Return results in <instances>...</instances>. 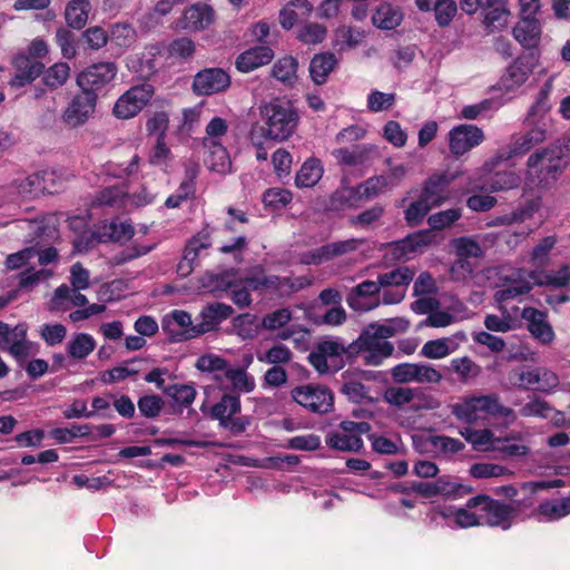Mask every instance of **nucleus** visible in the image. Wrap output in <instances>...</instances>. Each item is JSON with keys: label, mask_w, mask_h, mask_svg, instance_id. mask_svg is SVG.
Segmentation results:
<instances>
[{"label": "nucleus", "mask_w": 570, "mask_h": 570, "mask_svg": "<svg viewBox=\"0 0 570 570\" xmlns=\"http://www.w3.org/2000/svg\"><path fill=\"white\" fill-rule=\"evenodd\" d=\"M264 136L283 141L288 139L298 125V114L289 100L275 98L261 107Z\"/></svg>", "instance_id": "nucleus-1"}, {"label": "nucleus", "mask_w": 570, "mask_h": 570, "mask_svg": "<svg viewBox=\"0 0 570 570\" xmlns=\"http://www.w3.org/2000/svg\"><path fill=\"white\" fill-rule=\"evenodd\" d=\"M570 158V139H557L547 148L533 153L528 158V167L535 169L540 177V183L549 185L557 180L558 176L568 166Z\"/></svg>", "instance_id": "nucleus-2"}, {"label": "nucleus", "mask_w": 570, "mask_h": 570, "mask_svg": "<svg viewBox=\"0 0 570 570\" xmlns=\"http://www.w3.org/2000/svg\"><path fill=\"white\" fill-rule=\"evenodd\" d=\"M452 414L463 423L474 424L487 414L509 417L513 415V410L503 406L497 394H488L466 397L463 402L452 405Z\"/></svg>", "instance_id": "nucleus-3"}, {"label": "nucleus", "mask_w": 570, "mask_h": 570, "mask_svg": "<svg viewBox=\"0 0 570 570\" xmlns=\"http://www.w3.org/2000/svg\"><path fill=\"white\" fill-rule=\"evenodd\" d=\"M468 509H478L482 524L491 528H501L507 531L511 528L515 514L513 505L493 499L488 494H478L466 501Z\"/></svg>", "instance_id": "nucleus-4"}, {"label": "nucleus", "mask_w": 570, "mask_h": 570, "mask_svg": "<svg viewBox=\"0 0 570 570\" xmlns=\"http://www.w3.org/2000/svg\"><path fill=\"white\" fill-rule=\"evenodd\" d=\"M367 422L342 421L337 431H331L325 436L328 448L342 452H360L364 445L362 434L370 431Z\"/></svg>", "instance_id": "nucleus-5"}, {"label": "nucleus", "mask_w": 570, "mask_h": 570, "mask_svg": "<svg viewBox=\"0 0 570 570\" xmlns=\"http://www.w3.org/2000/svg\"><path fill=\"white\" fill-rule=\"evenodd\" d=\"M291 395L297 404L312 413L326 414L334 409V395L324 385H299L291 391Z\"/></svg>", "instance_id": "nucleus-6"}, {"label": "nucleus", "mask_w": 570, "mask_h": 570, "mask_svg": "<svg viewBox=\"0 0 570 570\" xmlns=\"http://www.w3.org/2000/svg\"><path fill=\"white\" fill-rule=\"evenodd\" d=\"M154 94L155 88L149 82L132 86L117 99L112 114L119 119H130L147 106Z\"/></svg>", "instance_id": "nucleus-7"}, {"label": "nucleus", "mask_w": 570, "mask_h": 570, "mask_svg": "<svg viewBox=\"0 0 570 570\" xmlns=\"http://www.w3.org/2000/svg\"><path fill=\"white\" fill-rule=\"evenodd\" d=\"M118 67L112 61H100L88 66L77 76L80 89L96 94L98 97L114 81Z\"/></svg>", "instance_id": "nucleus-8"}, {"label": "nucleus", "mask_w": 570, "mask_h": 570, "mask_svg": "<svg viewBox=\"0 0 570 570\" xmlns=\"http://www.w3.org/2000/svg\"><path fill=\"white\" fill-rule=\"evenodd\" d=\"M539 63V52L528 51L520 55L500 79V87L511 91L523 85Z\"/></svg>", "instance_id": "nucleus-9"}, {"label": "nucleus", "mask_w": 570, "mask_h": 570, "mask_svg": "<svg viewBox=\"0 0 570 570\" xmlns=\"http://www.w3.org/2000/svg\"><path fill=\"white\" fill-rule=\"evenodd\" d=\"M229 73L223 68L212 67L199 70L193 79L191 89L196 96H212L230 87Z\"/></svg>", "instance_id": "nucleus-10"}, {"label": "nucleus", "mask_w": 570, "mask_h": 570, "mask_svg": "<svg viewBox=\"0 0 570 570\" xmlns=\"http://www.w3.org/2000/svg\"><path fill=\"white\" fill-rule=\"evenodd\" d=\"M391 376L399 384L410 382L420 384L439 383L442 380V374L434 366L407 362L393 366L391 368Z\"/></svg>", "instance_id": "nucleus-11"}, {"label": "nucleus", "mask_w": 570, "mask_h": 570, "mask_svg": "<svg viewBox=\"0 0 570 570\" xmlns=\"http://www.w3.org/2000/svg\"><path fill=\"white\" fill-rule=\"evenodd\" d=\"M436 243V235L432 230L421 229L409 234L402 239L391 242L386 246L390 248L393 258L400 261L409 258L410 255Z\"/></svg>", "instance_id": "nucleus-12"}, {"label": "nucleus", "mask_w": 570, "mask_h": 570, "mask_svg": "<svg viewBox=\"0 0 570 570\" xmlns=\"http://www.w3.org/2000/svg\"><path fill=\"white\" fill-rule=\"evenodd\" d=\"M212 245V229L206 225L186 244L184 255L177 265V274L180 277H187L194 271V264L202 249H207Z\"/></svg>", "instance_id": "nucleus-13"}, {"label": "nucleus", "mask_w": 570, "mask_h": 570, "mask_svg": "<svg viewBox=\"0 0 570 570\" xmlns=\"http://www.w3.org/2000/svg\"><path fill=\"white\" fill-rule=\"evenodd\" d=\"M484 139L483 131L474 125H459L449 132L450 151L459 157L479 146Z\"/></svg>", "instance_id": "nucleus-14"}, {"label": "nucleus", "mask_w": 570, "mask_h": 570, "mask_svg": "<svg viewBox=\"0 0 570 570\" xmlns=\"http://www.w3.org/2000/svg\"><path fill=\"white\" fill-rule=\"evenodd\" d=\"M96 94L87 90H80L63 112V120L71 127H77L85 124L89 116L95 111L97 105Z\"/></svg>", "instance_id": "nucleus-15"}, {"label": "nucleus", "mask_w": 570, "mask_h": 570, "mask_svg": "<svg viewBox=\"0 0 570 570\" xmlns=\"http://www.w3.org/2000/svg\"><path fill=\"white\" fill-rule=\"evenodd\" d=\"M11 62L16 73L9 83L13 88H22L31 83L42 75L45 69V65L41 61L31 59L26 52L14 55Z\"/></svg>", "instance_id": "nucleus-16"}, {"label": "nucleus", "mask_w": 570, "mask_h": 570, "mask_svg": "<svg viewBox=\"0 0 570 570\" xmlns=\"http://www.w3.org/2000/svg\"><path fill=\"white\" fill-rule=\"evenodd\" d=\"M548 138L547 128L542 126H531L529 130L512 138L509 145V151L498 155L499 159H509L514 156L527 154L535 145L543 142Z\"/></svg>", "instance_id": "nucleus-17"}, {"label": "nucleus", "mask_w": 570, "mask_h": 570, "mask_svg": "<svg viewBox=\"0 0 570 570\" xmlns=\"http://www.w3.org/2000/svg\"><path fill=\"white\" fill-rule=\"evenodd\" d=\"M552 85L547 81L539 90L534 104L529 109L525 117V125L542 126L548 129L550 124L549 111L551 109L550 95Z\"/></svg>", "instance_id": "nucleus-18"}, {"label": "nucleus", "mask_w": 570, "mask_h": 570, "mask_svg": "<svg viewBox=\"0 0 570 570\" xmlns=\"http://www.w3.org/2000/svg\"><path fill=\"white\" fill-rule=\"evenodd\" d=\"M414 2L420 11L434 12L440 28L449 27L458 13V4L454 0H414Z\"/></svg>", "instance_id": "nucleus-19"}, {"label": "nucleus", "mask_w": 570, "mask_h": 570, "mask_svg": "<svg viewBox=\"0 0 570 570\" xmlns=\"http://www.w3.org/2000/svg\"><path fill=\"white\" fill-rule=\"evenodd\" d=\"M274 58V51L269 46H255L242 52L235 61L236 69L247 73L269 63Z\"/></svg>", "instance_id": "nucleus-20"}, {"label": "nucleus", "mask_w": 570, "mask_h": 570, "mask_svg": "<svg viewBox=\"0 0 570 570\" xmlns=\"http://www.w3.org/2000/svg\"><path fill=\"white\" fill-rule=\"evenodd\" d=\"M514 39L529 51H538L541 26L535 17L521 18L512 30Z\"/></svg>", "instance_id": "nucleus-21"}, {"label": "nucleus", "mask_w": 570, "mask_h": 570, "mask_svg": "<svg viewBox=\"0 0 570 570\" xmlns=\"http://www.w3.org/2000/svg\"><path fill=\"white\" fill-rule=\"evenodd\" d=\"M521 316L528 321V330L542 344H549L554 338L551 325L546 321V313L535 307H524Z\"/></svg>", "instance_id": "nucleus-22"}, {"label": "nucleus", "mask_w": 570, "mask_h": 570, "mask_svg": "<svg viewBox=\"0 0 570 570\" xmlns=\"http://www.w3.org/2000/svg\"><path fill=\"white\" fill-rule=\"evenodd\" d=\"M203 146L206 149L204 161L207 168L218 174L229 173L232 160L223 144L214 142L212 138H204Z\"/></svg>", "instance_id": "nucleus-23"}, {"label": "nucleus", "mask_w": 570, "mask_h": 570, "mask_svg": "<svg viewBox=\"0 0 570 570\" xmlns=\"http://www.w3.org/2000/svg\"><path fill=\"white\" fill-rule=\"evenodd\" d=\"M450 179L445 174L430 176L422 186L420 197L432 208L441 206L448 199Z\"/></svg>", "instance_id": "nucleus-24"}, {"label": "nucleus", "mask_w": 570, "mask_h": 570, "mask_svg": "<svg viewBox=\"0 0 570 570\" xmlns=\"http://www.w3.org/2000/svg\"><path fill=\"white\" fill-rule=\"evenodd\" d=\"M183 19L185 28L200 31L207 29L214 22L215 11L209 4L197 2L185 10Z\"/></svg>", "instance_id": "nucleus-25"}, {"label": "nucleus", "mask_w": 570, "mask_h": 570, "mask_svg": "<svg viewBox=\"0 0 570 570\" xmlns=\"http://www.w3.org/2000/svg\"><path fill=\"white\" fill-rule=\"evenodd\" d=\"M362 200L361 191L357 187H341L334 190L324 203L325 212H342L345 209L357 208Z\"/></svg>", "instance_id": "nucleus-26"}, {"label": "nucleus", "mask_w": 570, "mask_h": 570, "mask_svg": "<svg viewBox=\"0 0 570 570\" xmlns=\"http://www.w3.org/2000/svg\"><path fill=\"white\" fill-rule=\"evenodd\" d=\"M404 19V13L399 6H394L390 2L380 3L373 14L372 23L380 30H394L401 26Z\"/></svg>", "instance_id": "nucleus-27"}, {"label": "nucleus", "mask_w": 570, "mask_h": 570, "mask_svg": "<svg viewBox=\"0 0 570 570\" xmlns=\"http://www.w3.org/2000/svg\"><path fill=\"white\" fill-rule=\"evenodd\" d=\"M234 314V308L225 303L215 302L206 305L202 312L199 330L202 334L214 331L218 325Z\"/></svg>", "instance_id": "nucleus-28"}, {"label": "nucleus", "mask_w": 570, "mask_h": 570, "mask_svg": "<svg viewBox=\"0 0 570 570\" xmlns=\"http://www.w3.org/2000/svg\"><path fill=\"white\" fill-rule=\"evenodd\" d=\"M338 61L333 52L316 53L309 62L308 71L312 81L317 85H324L330 73L336 68Z\"/></svg>", "instance_id": "nucleus-29"}, {"label": "nucleus", "mask_w": 570, "mask_h": 570, "mask_svg": "<svg viewBox=\"0 0 570 570\" xmlns=\"http://www.w3.org/2000/svg\"><path fill=\"white\" fill-rule=\"evenodd\" d=\"M135 229L128 223H102L97 232V237L101 243L128 240L134 236Z\"/></svg>", "instance_id": "nucleus-30"}, {"label": "nucleus", "mask_w": 570, "mask_h": 570, "mask_svg": "<svg viewBox=\"0 0 570 570\" xmlns=\"http://www.w3.org/2000/svg\"><path fill=\"white\" fill-rule=\"evenodd\" d=\"M298 60L293 56L279 58L272 67L271 75L284 85L293 86L297 81Z\"/></svg>", "instance_id": "nucleus-31"}, {"label": "nucleus", "mask_w": 570, "mask_h": 570, "mask_svg": "<svg viewBox=\"0 0 570 570\" xmlns=\"http://www.w3.org/2000/svg\"><path fill=\"white\" fill-rule=\"evenodd\" d=\"M242 411V402L239 394L225 392L220 400L210 409V415L218 423L227 417H232Z\"/></svg>", "instance_id": "nucleus-32"}, {"label": "nucleus", "mask_w": 570, "mask_h": 570, "mask_svg": "<svg viewBox=\"0 0 570 570\" xmlns=\"http://www.w3.org/2000/svg\"><path fill=\"white\" fill-rule=\"evenodd\" d=\"M90 10L91 3L89 0H70L65 11L67 24L72 29H82L87 23Z\"/></svg>", "instance_id": "nucleus-33"}, {"label": "nucleus", "mask_w": 570, "mask_h": 570, "mask_svg": "<svg viewBox=\"0 0 570 570\" xmlns=\"http://www.w3.org/2000/svg\"><path fill=\"white\" fill-rule=\"evenodd\" d=\"M521 177L514 169L498 170L487 180V189L491 193L518 188Z\"/></svg>", "instance_id": "nucleus-34"}, {"label": "nucleus", "mask_w": 570, "mask_h": 570, "mask_svg": "<svg viewBox=\"0 0 570 570\" xmlns=\"http://www.w3.org/2000/svg\"><path fill=\"white\" fill-rule=\"evenodd\" d=\"M323 175V167L318 159L309 158L301 166L295 177V185L298 188L315 186Z\"/></svg>", "instance_id": "nucleus-35"}, {"label": "nucleus", "mask_w": 570, "mask_h": 570, "mask_svg": "<svg viewBox=\"0 0 570 570\" xmlns=\"http://www.w3.org/2000/svg\"><path fill=\"white\" fill-rule=\"evenodd\" d=\"M489 2L490 4H485V8H483L485 10L483 23L488 30L494 31L507 24L510 12L507 8L508 1Z\"/></svg>", "instance_id": "nucleus-36"}, {"label": "nucleus", "mask_w": 570, "mask_h": 570, "mask_svg": "<svg viewBox=\"0 0 570 570\" xmlns=\"http://www.w3.org/2000/svg\"><path fill=\"white\" fill-rule=\"evenodd\" d=\"M164 393L178 405L177 410L174 409V413H181L183 409L189 406L197 395L191 384H170L164 389Z\"/></svg>", "instance_id": "nucleus-37"}, {"label": "nucleus", "mask_w": 570, "mask_h": 570, "mask_svg": "<svg viewBox=\"0 0 570 570\" xmlns=\"http://www.w3.org/2000/svg\"><path fill=\"white\" fill-rule=\"evenodd\" d=\"M96 348L95 338L88 333L76 334L66 346L67 353L71 358L83 360Z\"/></svg>", "instance_id": "nucleus-38"}, {"label": "nucleus", "mask_w": 570, "mask_h": 570, "mask_svg": "<svg viewBox=\"0 0 570 570\" xmlns=\"http://www.w3.org/2000/svg\"><path fill=\"white\" fill-rule=\"evenodd\" d=\"M414 272L407 267H397L393 271H390L387 273L379 274V285H381L382 288L385 287H403L406 288L409 284L413 281Z\"/></svg>", "instance_id": "nucleus-39"}, {"label": "nucleus", "mask_w": 570, "mask_h": 570, "mask_svg": "<svg viewBox=\"0 0 570 570\" xmlns=\"http://www.w3.org/2000/svg\"><path fill=\"white\" fill-rule=\"evenodd\" d=\"M224 375L230 381L233 390L237 392L236 394L250 393L256 386L254 377L248 375L243 367H229Z\"/></svg>", "instance_id": "nucleus-40"}, {"label": "nucleus", "mask_w": 570, "mask_h": 570, "mask_svg": "<svg viewBox=\"0 0 570 570\" xmlns=\"http://www.w3.org/2000/svg\"><path fill=\"white\" fill-rule=\"evenodd\" d=\"M340 391L347 397L350 402L355 404L373 401V399L370 396V387L365 386L362 382L355 379L345 380Z\"/></svg>", "instance_id": "nucleus-41"}, {"label": "nucleus", "mask_w": 570, "mask_h": 570, "mask_svg": "<svg viewBox=\"0 0 570 570\" xmlns=\"http://www.w3.org/2000/svg\"><path fill=\"white\" fill-rule=\"evenodd\" d=\"M450 370L459 375L462 383L476 377L481 373V366L469 356L455 357L450 362Z\"/></svg>", "instance_id": "nucleus-42"}, {"label": "nucleus", "mask_w": 570, "mask_h": 570, "mask_svg": "<svg viewBox=\"0 0 570 570\" xmlns=\"http://www.w3.org/2000/svg\"><path fill=\"white\" fill-rule=\"evenodd\" d=\"M381 289L382 287L379 285V278L376 281H363L352 289L347 298V303L351 308L361 309L362 306L358 298L376 296L380 294Z\"/></svg>", "instance_id": "nucleus-43"}, {"label": "nucleus", "mask_w": 570, "mask_h": 570, "mask_svg": "<svg viewBox=\"0 0 570 570\" xmlns=\"http://www.w3.org/2000/svg\"><path fill=\"white\" fill-rule=\"evenodd\" d=\"M171 324L177 325L181 331H186V333H193L199 330V325L193 326L191 316L186 311L175 309L170 315L165 316L161 321L164 333H174L170 327Z\"/></svg>", "instance_id": "nucleus-44"}, {"label": "nucleus", "mask_w": 570, "mask_h": 570, "mask_svg": "<svg viewBox=\"0 0 570 570\" xmlns=\"http://www.w3.org/2000/svg\"><path fill=\"white\" fill-rule=\"evenodd\" d=\"M70 73V68L67 62H57L49 67L47 70L43 69V83L50 89H57L62 87Z\"/></svg>", "instance_id": "nucleus-45"}, {"label": "nucleus", "mask_w": 570, "mask_h": 570, "mask_svg": "<svg viewBox=\"0 0 570 570\" xmlns=\"http://www.w3.org/2000/svg\"><path fill=\"white\" fill-rule=\"evenodd\" d=\"M462 216V210L460 208H450L446 210H441L434 213L429 216L428 224L430 225V229L435 234L438 230H442L452 226L456 220H459Z\"/></svg>", "instance_id": "nucleus-46"}, {"label": "nucleus", "mask_w": 570, "mask_h": 570, "mask_svg": "<svg viewBox=\"0 0 570 570\" xmlns=\"http://www.w3.org/2000/svg\"><path fill=\"white\" fill-rule=\"evenodd\" d=\"M438 495L461 498L473 492V488L451 480L450 476H441L435 480Z\"/></svg>", "instance_id": "nucleus-47"}, {"label": "nucleus", "mask_w": 570, "mask_h": 570, "mask_svg": "<svg viewBox=\"0 0 570 570\" xmlns=\"http://www.w3.org/2000/svg\"><path fill=\"white\" fill-rule=\"evenodd\" d=\"M125 193L118 186H111L98 191L91 205L118 208L124 205Z\"/></svg>", "instance_id": "nucleus-48"}, {"label": "nucleus", "mask_w": 570, "mask_h": 570, "mask_svg": "<svg viewBox=\"0 0 570 570\" xmlns=\"http://www.w3.org/2000/svg\"><path fill=\"white\" fill-rule=\"evenodd\" d=\"M390 185V177L379 175L367 178L357 186V189L361 191L362 199H372L383 193Z\"/></svg>", "instance_id": "nucleus-49"}, {"label": "nucleus", "mask_w": 570, "mask_h": 570, "mask_svg": "<svg viewBox=\"0 0 570 570\" xmlns=\"http://www.w3.org/2000/svg\"><path fill=\"white\" fill-rule=\"evenodd\" d=\"M364 243L361 238H350L345 240L333 242L324 245L323 254L327 258L334 259L348 253H353Z\"/></svg>", "instance_id": "nucleus-50"}, {"label": "nucleus", "mask_w": 570, "mask_h": 570, "mask_svg": "<svg viewBox=\"0 0 570 570\" xmlns=\"http://www.w3.org/2000/svg\"><path fill=\"white\" fill-rule=\"evenodd\" d=\"M294 8H301L305 11H311L312 4L308 0H293L288 2L279 11V23L285 30L292 29L298 20V14Z\"/></svg>", "instance_id": "nucleus-51"}, {"label": "nucleus", "mask_w": 570, "mask_h": 570, "mask_svg": "<svg viewBox=\"0 0 570 570\" xmlns=\"http://www.w3.org/2000/svg\"><path fill=\"white\" fill-rule=\"evenodd\" d=\"M202 286L209 292H226L233 287L238 286L237 281L230 279L228 274H212L204 275L200 279Z\"/></svg>", "instance_id": "nucleus-52"}, {"label": "nucleus", "mask_w": 570, "mask_h": 570, "mask_svg": "<svg viewBox=\"0 0 570 570\" xmlns=\"http://www.w3.org/2000/svg\"><path fill=\"white\" fill-rule=\"evenodd\" d=\"M470 474L475 479H487L502 475H512L513 472L500 464L479 462L470 466Z\"/></svg>", "instance_id": "nucleus-53"}, {"label": "nucleus", "mask_w": 570, "mask_h": 570, "mask_svg": "<svg viewBox=\"0 0 570 570\" xmlns=\"http://www.w3.org/2000/svg\"><path fill=\"white\" fill-rule=\"evenodd\" d=\"M431 209L432 207L419 196V198L412 202L404 210L406 225L409 227L419 226Z\"/></svg>", "instance_id": "nucleus-54"}, {"label": "nucleus", "mask_w": 570, "mask_h": 570, "mask_svg": "<svg viewBox=\"0 0 570 570\" xmlns=\"http://www.w3.org/2000/svg\"><path fill=\"white\" fill-rule=\"evenodd\" d=\"M164 405L165 402L161 396L156 394L140 396L137 402L139 413L146 419L159 416Z\"/></svg>", "instance_id": "nucleus-55"}, {"label": "nucleus", "mask_w": 570, "mask_h": 570, "mask_svg": "<svg viewBox=\"0 0 570 570\" xmlns=\"http://www.w3.org/2000/svg\"><path fill=\"white\" fill-rule=\"evenodd\" d=\"M384 213L385 207L381 204H375L372 207L361 212L356 216H352L350 218V224L352 226H360L366 228L381 220Z\"/></svg>", "instance_id": "nucleus-56"}, {"label": "nucleus", "mask_w": 570, "mask_h": 570, "mask_svg": "<svg viewBox=\"0 0 570 570\" xmlns=\"http://www.w3.org/2000/svg\"><path fill=\"white\" fill-rule=\"evenodd\" d=\"M256 316L250 313L239 314L233 318V327L242 338H254L257 335V326L255 324Z\"/></svg>", "instance_id": "nucleus-57"}, {"label": "nucleus", "mask_w": 570, "mask_h": 570, "mask_svg": "<svg viewBox=\"0 0 570 570\" xmlns=\"http://www.w3.org/2000/svg\"><path fill=\"white\" fill-rule=\"evenodd\" d=\"M91 432L89 424H71L70 428H56L51 431V435L59 443H68L79 436H87Z\"/></svg>", "instance_id": "nucleus-58"}, {"label": "nucleus", "mask_w": 570, "mask_h": 570, "mask_svg": "<svg viewBox=\"0 0 570 570\" xmlns=\"http://www.w3.org/2000/svg\"><path fill=\"white\" fill-rule=\"evenodd\" d=\"M396 99L394 92L372 90L367 96V109L372 112H380L390 109Z\"/></svg>", "instance_id": "nucleus-59"}, {"label": "nucleus", "mask_w": 570, "mask_h": 570, "mask_svg": "<svg viewBox=\"0 0 570 570\" xmlns=\"http://www.w3.org/2000/svg\"><path fill=\"white\" fill-rule=\"evenodd\" d=\"M293 195L289 190L284 188H269L263 194V203L266 207L273 209H281L289 204Z\"/></svg>", "instance_id": "nucleus-60"}, {"label": "nucleus", "mask_w": 570, "mask_h": 570, "mask_svg": "<svg viewBox=\"0 0 570 570\" xmlns=\"http://www.w3.org/2000/svg\"><path fill=\"white\" fill-rule=\"evenodd\" d=\"M448 341V338L428 341L422 346L421 355L432 360H439L448 356L451 353Z\"/></svg>", "instance_id": "nucleus-61"}, {"label": "nucleus", "mask_w": 570, "mask_h": 570, "mask_svg": "<svg viewBox=\"0 0 570 570\" xmlns=\"http://www.w3.org/2000/svg\"><path fill=\"white\" fill-rule=\"evenodd\" d=\"M82 39L91 50H99L105 47L108 42V32L99 27H89L82 32Z\"/></svg>", "instance_id": "nucleus-62"}, {"label": "nucleus", "mask_w": 570, "mask_h": 570, "mask_svg": "<svg viewBox=\"0 0 570 570\" xmlns=\"http://www.w3.org/2000/svg\"><path fill=\"white\" fill-rule=\"evenodd\" d=\"M196 51L194 41L188 37H180L174 39L169 47L168 52L171 57L180 59H189Z\"/></svg>", "instance_id": "nucleus-63"}, {"label": "nucleus", "mask_w": 570, "mask_h": 570, "mask_svg": "<svg viewBox=\"0 0 570 570\" xmlns=\"http://www.w3.org/2000/svg\"><path fill=\"white\" fill-rule=\"evenodd\" d=\"M414 399V392L410 387H396L392 386L386 389L384 393V400L395 406H403L409 404Z\"/></svg>", "instance_id": "nucleus-64"}]
</instances>
